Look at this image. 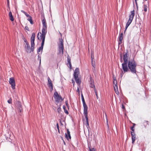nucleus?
Returning a JSON list of instances; mask_svg holds the SVG:
<instances>
[{"label":"nucleus","mask_w":151,"mask_h":151,"mask_svg":"<svg viewBox=\"0 0 151 151\" xmlns=\"http://www.w3.org/2000/svg\"><path fill=\"white\" fill-rule=\"evenodd\" d=\"M136 66L137 64L134 60L130 59L129 60L127 64H126V68H124L122 67V68L124 73L130 72L132 74L137 75Z\"/></svg>","instance_id":"nucleus-1"},{"label":"nucleus","mask_w":151,"mask_h":151,"mask_svg":"<svg viewBox=\"0 0 151 151\" xmlns=\"http://www.w3.org/2000/svg\"><path fill=\"white\" fill-rule=\"evenodd\" d=\"M83 114L86 120V125L89 126L88 119L87 115L88 107L86 104H83Z\"/></svg>","instance_id":"nucleus-2"},{"label":"nucleus","mask_w":151,"mask_h":151,"mask_svg":"<svg viewBox=\"0 0 151 151\" xmlns=\"http://www.w3.org/2000/svg\"><path fill=\"white\" fill-rule=\"evenodd\" d=\"M128 52H127L125 53L124 55L123 59L124 62L122 64V67H123L124 68H126V64H127V63L129 61L128 60L129 58V55L127 54Z\"/></svg>","instance_id":"nucleus-3"},{"label":"nucleus","mask_w":151,"mask_h":151,"mask_svg":"<svg viewBox=\"0 0 151 151\" xmlns=\"http://www.w3.org/2000/svg\"><path fill=\"white\" fill-rule=\"evenodd\" d=\"M60 43L58 45V48L59 49V54H60L62 52V54H63L64 46L63 42V40L62 39L60 40Z\"/></svg>","instance_id":"nucleus-4"},{"label":"nucleus","mask_w":151,"mask_h":151,"mask_svg":"<svg viewBox=\"0 0 151 151\" xmlns=\"http://www.w3.org/2000/svg\"><path fill=\"white\" fill-rule=\"evenodd\" d=\"M54 97L55 101L57 103H58L59 102L60 99L61 100V101L63 100V99H62L61 96L59 95L58 92L56 91L54 93Z\"/></svg>","instance_id":"nucleus-5"},{"label":"nucleus","mask_w":151,"mask_h":151,"mask_svg":"<svg viewBox=\"0 0 151 151\" xmlns=\"http://www.w3.org/2000/svg\"><path fill=\"white\" fill-rule=\"evenodd\" d=\"M131 14L129 15V19L126 24L129 26L132 22L134 15V11L133 10L131 11Z\"/></svg>","instance_id":"nucleus-6"},{"label":"nucleus","mask_w":151,"mask_h":151,"mask_svg":"<svg viewBox=\"0 0 151 151\" xmlns=\"http://www.w3.org/2000/svg\"><path fill=\"white\" fill-rule=\"evenodd\" d=\"M9 83L11 85L12 88L14 89L15 88V83L14 78L11 77L9 78Z\"/></svg>","instance_id":"nucleus-7"},{"label":"nucleus","mask_w":151,"mask_h":151,"mask_svg":"<svg viewBox=\"0 0 151 151\" xmlns=\"http://www.w3.org/2000/svg\"><path fill=\"white\" fill-rule=\"evenodd\" d=\"M25 48L27 52L29 53H30L31 51H33L34 48H33V47L32 48L31 47V48H30V47L29 43H26Z\"/></svg>","instance_id":"nucleus-8"},{"label":"nucleus","mask_w":151,"mask_h":151,"mask_svg":"<svg viewBox=\"0 0 151 151\" xmlns=\"http://www.w3.org/2000/svg\"><path fill=\"white\" fill-rule=\"evenodd\" d=\"M47 27H43L42 30V33L40 32V37H45V35L47 32Z\"/></svg>","instance_id":"nucleus-9"},{"label":"nucleus","mask_w":151,"mask_h":151,"mask_svg":"<svg viewBox=\"0 0 151 151\" xmlns=\"http://www.w3.org/2000/svg\"><path fill=\"white\" fill-rule=\"evenodd\" d=\"M39 33H38L37 35V37L39 40H41V39L42 40V42L41 43V47L42 48V47H43V46L44 45L45 37H40H40H39Z\"/></svg>","instance_id":"nucleus-10"},{"label":"nucleus","mask_w":151,"mask_h":151,"mask_svg":"<svg viewBox=\"0 0 151 151\" xmlns=\"http://www.w3.org/2000/svg\"><path fill=\"white\" fill-rule=\"evenodd\" d=\"M65 137L68 140L69 139H70L71 138L70 132L68 129H67V133H65Z\"/></svg>","instance_id":"nucleus-11"},{"label":"nucleus","mask_w":151,"mask_h":151,"mask_svg":"<svg viewBox=\"0 0 151 151\" xmlns=\"http://www.w3.org/2000/svg\"><path fill=\"white\" fill-rule=\"evenodd\" d=\"M131 135L132 136V143L133 144L134 143L135 140L136 134L134 132H131Z\"/></svg>","instance_id":"nucleus-12"},{"label":"nucleus","mask_w":151,"mask_h":151,"mask_svg":"<svg viewBox=\"0 0 151 151\" xmlns=\"http://www.w3.org/2000/svg\"><path fill=\"white\" fill-rule=\"evenodd\" d=\"M9 16L10 19L12 21H13L14 20V18L13 16L12 15V13L10 12L9 13Z\"/></svg>","instance_id":"nucleus-13"},{"label":"nucleus","mask_w":151,"mask_h":151,"mask_svg":"<svg viewBox=\"0 0 151 151\" xmlns=\"http://www.w3.org/2000/svg\"><path fill=\"white\" fill-rule=\"evenodd\" d=\"M113 78L114 80V81H113V83L114 84H115V86H116V89L117 90H118V86H117V81L116 80V77L114 75L113 76Z\"/></svg>","instance_id":"nucleus-14"},{"label":"nucleus","mask_w":151,"mask_h":151,"mask_svg":"<svg viewBox=\"0 0 151 151\" xmlns=\"http://www.w3.org/2000/svg\"><path fill=\"white\" fill-rule=\"evenodd\" d=\"M42 23L43 26V27H47V26L46 24V20L45 18L42 19Z\"/></svg>","instance_id":"nucleus-15"},{"label":"nucleus","mask_w":151,"mask_h":151,"mask_svg":"<svg viewBox=\"0 0 151 151\" xmlns=\"http://www.w3.org/2000/svg\"><path fill=\"white\" fill-rule=\"evenodd\" d=\"M35 40H33V39H31V47L32 48V47H33V48H34V46H35Z\"/></svg>","instance_id":"nucleus-16"},{"label":"nucleus","mask_w":151,"mask_h":151,"mask_svg":"<svg viewBox=\"0 0 151 151\" xmlns=\"http://www.w3.org/2000/svg\"><path fill=\"white\" fill-rule=\"evenodd\" d=\"M123 34L122 32L119 35V41H122L123 39Z\"/></svg>","instance_id":"nucleus-17"},{"label":"nucleus","mask_w":151,"mask_h":151,"mask_svg":"<svg viewBox=\"0 0 151 151\" xmlns=\"http://www.w3.org/2000/svg\"><path fill=\"white\" fill-rule=\"evenodd\" d=\"M67 61L68 62L67 64L69 65V67L70 69H71V67H72V66H71V62H70V59L68 58Z\"/></svg>","instance_id":"nucleus-18"},{"label":"nucleus","mask_w":151,"mask_h":151,"mask_svg":"<svg viewBox=\"0 0 151 151\" xmlns=\"http://www.w3.org/2000/svg\"><path fill=\"white\" fill-rule=\"evenodd\" d=\"M28 17L29 18H28L27 19V20L29 21L30 22L31 24H33V22L32 20V17L31 16H30V17Z\"/></svg>","instance_id":"nucleus-19"},{"label":"nucleus","mask_w":151,"mask_h":151,"mask_svg":"<svg viewBox=\"0 0 151 151\" xmlns=\"http://www.w3.org/2000/svg\"><path fill=\"white\" fill-rule=\"evenodd\" d=\"M91 83H90V87L91 88H93L95 86L94 84V82L93 81H92V80L91 79Z\"/></svg>","instance_id":"nucleus-20"},{"label":"nucleus","mask_w":151,"mask_h":151,"mask_svg":"<svg viewBox=\"0 0 151 151\" xmlns=\"http://www.w3.org/2000/svg\"><path fill=\"white\" fill-rule=\"evenodd\" d=\"M21 12L27 16V17H30V16L29 14H28L27 13L25 12L23 10H22L21 11Z\"/></svg>","instance_id":"nucleus-21"},{"label":"nucleus","mask_w":151,"mask_h":151,"mask_svg":"<svg viewBox=\"0 0 151 151\" xmlns=\"http://www.w3.org/2000/svg\"><path fill=\"white\" fill-rule=\"evenodd\" d=\"M75 79L76 83L79 84L81 83V81L78 78Z\"/></svg>","instance_id":"nucleus-22"},{"label":"nucleus","mask_w":151,"mask_h":151,"mask_svg":"<svg viewBox=\"0 0 151 151\" xmlns=\"http://www.w3.org/2000/svg\"><path fill=\"white\" fill-rule=\"evenodd\" d=\"M143 7L144 8V10L145 12H146L147 11V7L146 5L144 4L143 6Z\"/></svg>","instance_id":"nucleus-23"},{"label":"nucleus","mask_w":151,"mask_h":151,"mask_svg":"<svg viewBox=\"0 0 151 151\" xmlns=\"http://www.w3.org/2000/svg\"><path fill=\"white\" fill-rule=\"evenodd\" d=\"M81 97L83 104H86L85 100L82 93L81 94Z\"/></svg>","instance_id":"nucleus-24"},{"label":"nucleus","mask_w":151,"mask_h":151,"mask_svg":"<svg viewBox=\"0 0 151 151\" xmlns=\"http://www.w3.org/2000/svg\"><path fill=\"white\" fill-rule=\"evenodd\" d=\"M48 83V86H49V87H50V88L51 87V90H52L53 89V86H52V83H51V82H50V83Z\"/></svg>","instance_id":"nucleus-25"},{"label":"nucleus","mask_w":151,"mask_h":151,"mask_svg":"<svg viewBox=\"0 0 151 151\" xmlns=\"http://www.w3.org/2000/svg\"><path fill=\"white\" fill-rule=\"evenodd\" d=\"M35 33H33L31 37V39L35 40Z\"/></svg>","instance_id":"nucleus-26"},{"label":"nucleus","mask_w":151,"mask_h":151,"mask_svg":"<svg viewBox=\"0 0 151 151\" xmlns=\"http://www.w3.org/2000/svg\"><path fill=\"white\" fill-rule=\"evenodd\" d=\"M43 47H41V46H40L39 47V48L37 50V52L38 53L39 52H40L41 50V52H42L43 50Z\"/></svg>","instance_id":"nucleus-27"},{"label":"nucleus","mask_w":151,"mask_h":151,"mask_svg":"<svg viewBox=\"0 0 151 151\" xmlns=\"http://www.w3.org/2000/svg\"><path fill=\"white\" fill-rule=\"evenodd\" d=\"M40 55V53H38V60H40V64L41 62V57Z\"/></svg>","instance_id":"nucleus-28"},{"label":"nucleus","mask_w":151,"mask_h":151,"mask_svg":"<svg viewBox=\"0 0 151 151\" xmlns=\"http://www.w3.org/2000/svg\"><path fill=\"white\" fill-rule=\"evenodd\" d=\"M79 69L78 68H76V69L75 70V71H74V74L76 73H79Z\"/></svg>","instance_id":"nucleus-29"},{"label":"nucleus","mask_w":151,"mask_h":151,"mask_svg":"<svg viewBox=\"0 0 151 151\" xmlns=\"http://www.w3.org/2000/svg\"><path fill=\"white\" fill-rule=\"evenodd\" d=\"M79 73H76L73 74V76L74 78H78V74Z\"/></svg>","instance_id":"nucleus-30"},{"label":"nucleus","mask_w":151,"mask_h":151,"mask_svg":"<svg viewBox=\"0 0 151 151\" xmlns=\"http://www.w3.org/2000/svg\"><path fill=\"white\" fill-rule=\"evenodd\" d=\"M114 90H115L116 93H117V92L118 93L119 92L118 91V90H117L116 86H115V85L114 86Z\"/></svg>","instance_id":"nucleus-31"},{"label":"nucleus","mask_w":151,"mask_h":151,"mask_svg":"<svg viewBox=\"0 0 151 151\" xmlns=\"http://www.w3.org/2000/svg\"><path fill=\"white\" fill-rule=\"evenodd\" d=\"M57 111L59 113H60V112H61V109L60 108V107H58L57 109Z\"/></svg>","instance_id":"nucleus-32"},{"label":"nucleus","mask_w":151,"mask_h":151,"mask_svg":"<svg viewBox=\"0 0 151 151\" xmlns=\"http://www.w3.org/2000/svg\"><path fill=\"white\" fill-rule=\"evenodd\" d=\"M7 102H8V103L10 104L12 103V99H11V98H10L8 100Z\"/></svg>","instance_id":"nucleus-33"},{"label":"nucleus","mask_w":151,"mask_h":151,"mask_svg":"<svg viewBox=\"0 0 151 151\" xmlns=\"http://www.w3.org/2000/svg\"><path fill=\"white\" fill-rule=\"evenodd\" d=\"M64 112L67 114H68L69 113L68 111L66 109H65L64 110Z\"/></svg>","instance_id":"nucleus-34"},{"label":"nucleus","mask_w":151,"mask_h":151,"mask_svg":"<svg viewBox=\"0 0 151 151\" xmlns=\"http://www.w3.org/2000/svg\"><path fill=\"white\" fill-rule=\"evenodd\" d=\"M89 151H95V149L94 148H89Z\"/></svg>","instance_id":"nucleus-35"},{"label":"nucleus","mask_w":151,"mask_h":151,"mask_svg":"<svg viewBox=\"0 0 151 151\" xmlns=\"http://www.w3.org/2000/svg\"><path fill=\"white\" fill-rule=\"evenodd\" d=\"M134 126H132V127H131V130L132 131V132H134Z\"/></svg>","instance_id":"nucleus-36"},{"label":"nucleus","mask_w":151,"mask_h":151,"mask_svg":"<svg viewBox=\"0 0 151 151\" xmlns=\"http://www.w3.org/2000/svg\"><path fill=\"white\" fill-rule=\"evenodd\" d=\"M23 39H24V42H25L26 44L27 43H28V42H27V40L26 39H25L24 37L23 38Z\"/></svg>","instance_id":"nucleus-37"},{"label":"nucleus","mask_w":151,"mask_h":151,"mask_svg":"<svg viewBox=\"0 0 151 151\" xmlns=\"http://www.w3.org/2000/svg\"><path fill=\"white\" fill-rule=\"evenodd\" d=\"M129 25H128L126 24V27H125V30L124 31V32H125V31H126V29H127V28L129 27Z\"/></svg>","instance_id":"nucleus-38"},{"label":"nucleus","mask_w":151,"mask_h":151,"mask_svg":"<svg viewBox=\"0 0 151 151\" xmlns=\"http://www.w3.org/2000/svg\"><path fill=\"white\" fill-rule=\"evenodd\" d=\"M144 124H145V125H147V124H148V122L147 121H145L144 122Z\"/></svg>","instance_id":"nucleus-39"},{"label":"nucleus","mask_w":151,"mask_h":151,"mask_svg":"<svg viewBox=\"0 0 151 151\" xmlns=\"http://www.w3.org/2000/svg\"><path fill=\"white\" fill-rule=\"evenodd\" d=\"M48 83H50V82H51V81L50 79V78L48 77Z\"/></svg>","instance_id":"nucleus-40"},{"label":"nucleus","mask_w":151,"mask_h":151,"mask_svg":"<svg viewBox=\"0 0 151 151\" xmlns=\"http://www.w3.org/2000/svg\"><path fill=\"white\" fill-rule=\"evenodd\" d=\"M18 104L19 105V107H21V104H20V103L18 102Z\"/></svg>","instance_id":"nucleus-41"},{"label":"nucleus","mask_w":151,"mask_h":151,"mask_svg":"<svg viewBox=\"0 0 151 151\" xmlns=\"http://www.w3.org/2000/svg\"><path fill=\"white\" fill-rule=\"evenodd\" d=\"M62 139L63 141V143H64V145H66L65 142V141L63 140V138L62 137Z\"/></svg>","instance_id":"nucleus-42"},{"label":"nucleus","mask_w":151,"mask_h":151,"mask_svg":"<svg viewBox=\"0 0 151 151\" xmlns=\"http://www.w3.org/2000/svg\"><path fill=\"white\" fill-rule=\"evenodd\" d=\"M123 74V71H122V72L121 73V77H122V76Z\"/></svg>","instance_id":"nucleus-43"},{"label":"nucleus","mask_w":151,"mask_h":151,"mask_svg":"<svg viewBox=\"0 0 151 151\" xmlns=\"http://www.w3.org/2000/svg\"><path fill=\"white\" fill-rule=\"evenodd\" d=\"M7 4L8 6L9 5V0H7Z\"/></svg>","instance_id":"nucleus-44"},{"label":"nucleus","mask_w":151,"mask_h":151,"mask_svg":"<svg viewBox=\"0 0 151 151\" xmlns=\"http://www.w3.org/2000/svg\"><path fill=\"white\" fill-rule=\"evenodd\" d=\"M77 92H79V88L78 87L77 88Z\"/></svg>","instance_id":"nucleus-45"},{"label":"nucleus","mask_w":151,"mask_h":151,"mask_svg":"<svg viewBox=\"0 0 151 151\" xmlns=\"http://www.w3.org/2000/svg\"><path fill=\"white\" fill-rule=\"evenodd\" d=\"M92 65L93 66V67L94 68H95L94 65L93 64V63L92 61Z\"/></svg>","instance_id":"nucleus-46"},{"label":"nucleus","mask_w":151,"mask_h":151,"mask_svg":"<svg viewBox=\"0 0 151 151\" xmlns=\"http://www.w3.org/2000/svg\"><path fill=\"white\" fill-rule=\"evenodd\" d=\"M122 41H119V44H120L122 43Z\"/></svg>","instance_id":"nucleus-47"},{"label":"nucleus","mask_w":151,"mask_h":151,"mask_svg":"<svg viewBox=\"0 0 151 151\" xmlns=\"http://www.w3.org/2000/svg\"><path fill=\"white\" fill-rule=\"evenodd\" d=\"M122 108L123 109H125V107L124 106V105L122 104Z\"/></svg>","instance_id":"nucleus-48"},{"label":"nucleus","mask_w":151,"mask_h":151,"mask_svg":"<svg viewBox=\"0 0 151 151\" xmlns=\"http://www.w3.org/2000/svg\"><path fill=\"white\" fill-rule=\"evenodd\" d=\"M63 109H64V110L65 109H65V108H66V107H65V106H63Z\"/></svg>","instance_id":"nucleus-49"},{"label":"nucleus","mask_w":151,"mask_h":151,"mask_svg":"<svg viewBox=\"0 0 151 151\" xmlns=\"http://www.w3.org/2000/svg\"><path fill=\"white\" fill-rule=\"evenodd\" d=\"M135 3H136V6H137V9H138V6H137V1H136V0H135Z\"/></svg>","instance_id":"nucleus-50"},{"label":"nucleus","mask_w":151,"mask_h":151,"mask_svg":"<svg viewBox=\"0 0 151 151\" xmlns=\"http://www.w3.org/2000/svg\"><path fill=\"white\" fill-rule=\"evenodd\" d=\"M57 128L58 129L59 132V126L57 127Z\"/></svg>","instance_id":"nucleus-51"},{"label":"nucleus","mask_w":151,"mask_h":151,"mask_svg":"<svg viewBox=\"0 0 151 151\" xmlns=\"http://www.w3.org/2000/svg\"><path fill=\"white\" fill-rule=\"evenodd\" d=\"M65 103H66V105L68 106V102H67V101H66L65 102Z\"/></svg>","instance_id":"nucleus-52"},{"label":"nucleus","mask_w":151,"mask_h":151,"mask_svg":"<svg viewBox=\"0 0 151 151\" xmlns=\"http://www.w3.org/2000/svg\"><path fill=\"white\" fill-rule=\"evenodd\" d=\"M72 82H73V84H74V83H75V82L73 81L72 80Z\"/></svg>","instance_id":"nucleus-53"},{"label":"nucleus","mask_w":151,"mask_h":151,"mask_svg":"<svg viewBox=\"0 0 151 151\" xmlns=\"http://www.w3.org/2000/svg\"><path fill=\"white\" fill-rule=\"evenodd\" d=\"M56 125H57V127H58V126H59L58 124V123H57Z\"/></svg>","instance_id":"nucleus-54"},{"label":"nucleus","mask_w":151,"mask_h":151,"mask_svg":"<svg viewBox=\"0 0 151 151\" xmlns=\"http://www.w3.org/2000/svg\"><path fill=\"white\" fill-rule=\"evenodd\" d=\"M96 94L97 96V97H98V96H97V93L96 92Z\"/></svg>","instance_id":"nucleus-55"},{"label":"nucleus","mask_w":151,"mask_h":151,"mask_svg":"<svg viewBox=\"0 0 151 151\" xmlns=\"http://www.w3.org/2000/svg\"><path fill=\"white\" fill-rule=\"evenodd\" d=\"M135 125V124H133V126H134H134Z\"/></svg>","instance_id":"nucleus-56"},{"label":"nucleus","mask_w":151,"mask_h":151,"mask_svg":"<svg viewBox=\"0 0 151 151\" xmlns=\"http://www.w3.org/2000/svg\"><path fill=\"white\" fill-rule=\"evenodd\" d=\"M28 29V28H27L26 29H27V30H29L28 29Z\"/></svg>","instance_id":"nucleus-57"},{"label":"nucleus","mask_w":151,"mask_h":151,"mask_svg":"<svg viewBox=\"0 0 151 151\" xmlns=\"http://www.w3.org/2000/svg\"><path fill=\"white\" fill-rule=\"evenodd\" d=\"M28 29V28H27L26 29H27V30H29L28 29Z\"/></svg>","instance_id":"nucleus-58"},{"label":"nucleus","mask_w":151,"mask_h":151,"mask_svg":"<svg viewBox=\"0 0 151 151\" xmlns=\"http://www.w3.org/2000/svg\"><path fill=\"white\" fill-rule=\"evenodd\" d=\"M28 29V28H27L26 29H27V30H29L28 29Z\"/></svg>","instance_id":"nucleus-59"},{"label":"nucleus","mask_w":151,"mask_h":151,"mask_svg":"<svg viewBox=\"0 0 151 151\" xmlns=\"http://www.w3.org/2000/svg\"><path fill=\"white\" fill-rule=\"evenodd\" d=\"M146 1H147V0H145Z\"/></svg>","instance_id":"nucleus-60"}]
</instances>
